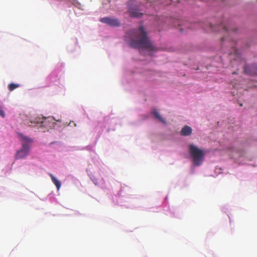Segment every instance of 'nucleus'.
<instances>
[{
    "mask_svg": "<svg viewBox=\"0 0 257 257\" xmlns=\"http://www.w3.org/2000/svg\"><path fill=\"white\" fill-rule=\"evenodd\" d=\"M100 21L111 27H118L120 25V22L116 18L104 17L101 18Z\"/></svg>",
    "mask_w": 257,
    "mask_h": 257,
    "instance_id": "nucleus-5",
    "label": "nucleus"
},
{
    "mask_svg": "<svg viewBox=\"0 0 257 257\" xmlns=\"http://www.w3.org/2000/svg\"><path fill=\"white\" fill-rule=\"evenodd\" d=\"M0 116H1L3 117H4L5 116V114L4 111L1 109H0Z\"/></svg>",
    "mask_w": 257,
    "mask_h": 257,
    "instance_id": "nucleus-13",
    "label": "nucleus"
},
{
    "mask_svg": "<svg viewBox=\"0 0 257 257\" xmlns=\"http://www.w3.org/2000/svg\"><path fill=\"white\" fill-rule=\"evenodd\" d=\"M23 143L21 150L17 152L16 155V159H24L28 154L30 145L33 143V140L26 136H22Z\"/></svg>",
    "mask_w": 257,
    "mask_h": 257,
    "instance_id": "nucleus-2",
    "label": "nucleus"
},
{
    "mask_svg": "<svg viewBox=\"0 0 257 257\" xmlns=\"http://www.w3.org/2000/svg\"><path fill=\"white\" fill-rule=\"evenodd\" d=\"M189 152L194 161H200L203 159L205 155V151L199 149L193 145H190Z\"/></svg>",
    "mask_w": 257,
    "mask_h": 257,
    "instance_id": "nucleus-3",
    "label": "nucleus"
},
{
    "mask_svg": "<svg viewBox=\"0 0 257 257\" xmlns=\"http://www.w3.org/2000/svg\"><path fill=\"white\" fill-rule=\"evenodd\" d=\"M180 31H181V33H183V31H182V29H180Z\"/></svg>",
    "mask_w": 257,
    "mask_h": 257,
    "instance_id": "nucleus-17",
    "label": "nucleus"
},
{
    "mask_svg": "<svg viewBox=\"0 0 257 257\" xmlns=\"http://www.w3.org/2000/svg\"><path fill=\"white\" fill-rule=\"evenodd\" d=\"M19 86L20 84H19L11 83L8 85V88L10 91H12Z\"/></svg>",
    "mask_w": 257,
    "mask_h": 257,
    "instance_id": "nucleus-10",
    "label": "nucleus"
},
{
    "mask_svg": "<svg viewBox=\"0 0 257 257\" xmlns=\"http://www.w3.org/2000/svg\"><path fill=\"white\" fill-rule=\"evenodd\" d=\"M49 118L36 117L30 121L29 125L31 126H37L38 128L40 127H47L49 126Z\"/></svg>",
    "mask_w": 257,
    "mask_h": 257,
    "instance_id": "nucleus-4",
    "label": "nucleus"
},
{
    "mask_svg": "<svg viewBox=\"0 0 257 257\" xmlns=\"http://www.w3.org/2000/svg\"><path fill=\"white\" fill-rule=\"evenodd\" d=\"M244 71L245 73L247 74L257 75V67H251L250 68L248 66H245L244 67Z\"/></svg>",
    "mask_w": 257,
    "mask_h": 257,
    "instance_id": "nucleus-6",
    "label": "nucleus"
},
{
    "mask_svg": "<svg viewBox=\"0 0 257 257\" xmlns=\"http://www.w3.org/2000/svg\"><path fill=\"white\" fill-rule=\"evenodd\" d=\"M229 40V39L227 37H223L221 39V41L222 42H227Z\"/></svg>",
    "mask_w": 257,
    "mask_h": 257,
    "instance_id": "nucleus-12",
    "label": "nucleus"
},
{
    "mask_svg": "<svg viewBox=\"0 0 257 257\" xmlns=\"http://www.w3.org/2000/svg\"><path fill=\"white\" fill-rule=\"evenodd\" d=\"M153 113L155 117L159 120L160 121L164 123H166V121L164 118H163L159 114V113L158 112L157 110L155 109L153 110Z\"/></svg>",
    "mask_w": 257,
    "mask_h": 257,
    "instance_id": "nucleus-9",
    "label": "nucleus"
},
{
    "mask_svg": "<svg viewBox=\"0 0 257 257\" xmlns=\"http://www.w3.org/2000/svg\"><path fill=\"white\" fill-rule=\"evenodd\" d=\"M53 183L55 185L57 190H59L61 187V183L60 181L57 179V178L52 174H49Z\"/></svg>",
    "mask_w": 257,
    "mask_h": 257,
    "instance_id": "nucleus-8",
    "label": "nucleus"
},
{
    "mask_svg": "<svg viewBox=\"0 0 257 257\" xmlns=\"http://www.w3.org/2000/svg\"><path fill=\"white\" fill-rule=\"evenodd\" d=\"M201 162H197V161L194 162V165L195 166H199L201 164Z\"/></svg>",
    "mask_w": 257,
    "mask_h": 257,
    "instance_id": "nucleus-14",
    "label": "nucleus"
},
{
    "mask_svg": "<svg viewBox=\"0 0 257 257\" xmlns=\"http://www.w3.org/2000/svg\"><path fill=\"white\" fill-rule=\"evenodd\" d=\"M192 130L191 127L185 125L181 130L180 134L182 136H188L192 134Z\"/></svg>",
    "mask_w": 257,
    "mask_h": 257,
    "instance_id": "nucleus-7",
    "label": "nucleus"
},
{
    "mask_svg": "<svg viewBox=\"0 0 257 257\" xmlns=\"http://www.w3.org/2000/svg\"><path fill=\"white\" fill-rule=\"evenodd\" d=\"M209 26H210V29L212 30H214V29L213 28V25L211 24H209Z\"/></svg>",
    "mask_w": 257,
    "mask_h": 257,
    "instance_id": "nucleus-16",
    "label": "nucleus"
},
{
    "mask_svg": "<svg viewBox=\"0 0 257 257\" xmlns=\"http://www.w3.org/2000/svg\"><path fill=\"white\" fill-rule=\"evenodd\" d=\"M125 40L134 48H143L149 51L155 50V48L149 39L143 26L138 29H133L126 32Z\"/></svg>",
    "mask_w": 257,
    "mask_h": 257,
    "instance_id": "nucleus-1",
    "label": "nucleus"
},
{
    "mask_svg": "<svg viewBox=\"0 0 257 257\" xmlns=\"http://www.w3.org/2000/svg\"><path fill=\"white\" fill-rule=\"evenodd\" d=\"M223 31H224L225 32H228V30L225 27H224L223 28Z\"/></svg>",
    "mask_w": 257,
    "mask_h": 257,
    "instance_id": "nucleus-15",
    "label": "nucleus"
},
{
    "mask_svg": "<svg viewBox=\"0 0 257 257\" xmlns=\"http://www.w3.org/2000/svg\"><path fill=\"white\" fill-rule=\"evenodd\" d=\"M141 15H142V13L136 11H133L131 13V16L133 17H139Z\"/></svg>",
    "mask_w": 257,
    "mask_h": 257,
    "instance_id": "nucleus-11",
    "label": "nucleus"
},
{
    "mask_svg": "<svg viewBox=\"0 0 257 257\" xmlns=\"http://www.w3.org/2000/svg\"><path fill=\"white\" fill-rule=\"evenodd\" d=\"M56 143H57V144H60V143H59V142H56Z\"/></svg>",
    "mask_w": 257,
    "mask_h": 257,
    "instance_id": "nucleus-18",
    "label": "nucleus"
}]
</instances>
